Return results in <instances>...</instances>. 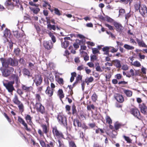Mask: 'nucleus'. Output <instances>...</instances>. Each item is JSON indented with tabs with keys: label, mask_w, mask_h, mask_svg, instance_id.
I'll use <instances>...</instances> for the list:
<instances>
[{
	"label": "nucleus",
	"mask_w": 147,
	"mask_h": 147,
	"mask_svg": "<svg viewBox=\"0 0 147 147\" xmlns=\"http://www.w3.org/2000/svg\"><path fill=\"white\" fill-rule=\"evenodd\" d=\"M1 63L3 66L5 68L10 67L9 66H15L18 64L17 61L13 60L12 59L10 58L8 59H2Z\"/></svg>",
	"instance_id": "obj_1"
},
{
	"label": "nucleus",
	"mask_w": 147,
	"mask_h": 147,
	"mask_svg": "<svg viewBox=\"0 0 147 147\" xmlns=\"http://www.w3.org/2000/svg\"><path fill=\"white\" fill-rule=\"evenodd\" d=\"M18 0H7L5 5L8 9H12L14 7L18 5Z\"/></svg>",
	"instance_id": "obj_2"
},
{
	"label": "nucleus",
	"mask_w": 147,
	"mask_h": 147,
	"mask_svg": "<svg viewBox=\"0 0 147 147\" xmlns=\"http://www.w3.org/2000/svg\"><path fill=\"white\" fill-rule=\"evenodd\" d=\"M57 119L59 123L65 127L67 125V121L66 117L62 113H60L58 115Z\"/></svg>",
	"instance_id": "obj_3"
},
{
	"label": "nucleus",
	"mask_w": 147,
	"mask_h": 147,
	"mask_svg": "<svg viewBox=\"0 0 147 147\" xmlns=\"http://www.w3.org/2000/svg\"><path fill=\"white\" fill-rule=\"evenodd\" d=\"M14 69L11 67L3 69L1 70L2 75L4 77L9 76L13 71Z\"/></svg>",
	"instance_id": "obj_4"
},
{
	"label": "nucleus",
	"mask_w": 147,
	"mask_h": 147,
	"mask_svg": "<svg viewBox=\"0 0 147 147\" xmlns=\"http://www.w3.org/2000/svg\"><path fill=\"white\" fill-rule=\"evenodd\" d=\"M3 43L5 44V45L7 47L8 49L9 48L10 49L12 48L13 43L10 38H5L4 40Z\"/></svg>",
	"instance_id": "obj_5"
},
{
	"label": "nucleus",
	"mask_w": 147,
	"mask_h": 147,
	"mask_svg": "<svg viewBox=\"0 0 147 147\" xmlns=\"http://www.w3.org/2000/svg\"><path fill=\"white\" fill-rule=\"evenodd\" d=\"M139 11L142 16H147V8L144 5H140Z\"/></svg>",
	"instance_id": "obj_6"
},
{
	"label": "nucleus",
	"mask_w": 147,
	"mask_h": 147,
	"mask_svg": "<svg viewBox=\"0 0 147 147\" xmlns=\"http://www.w3.org/2000/svg\"><path fill=\"white\" fill-rule=\"evenodd\" d=\"M53 132L54 135L58 138H63V135L62 133L59 131L56 127L53 128Z\"/></svg>",
	"instance_id": "obj_7"
},
{
	"label": "nucleus",
	"mask_w": 147,
	"mask_h": 147,
	"mask_svg": "<svg viewBox=\"0 0 147 147\" xmlns=\"http://www.w3.org/2000/svg\"><path fill=\"white\" fill-rule=\"evenodd\" d=\"M3 84L9 92H12L14 89L12 84L11 82L6 83H3Z\"/></svg>",
	"instance_id": "obj_8"
},
{
	"label": "nucleus",
	"mask_w": 147,
	"mask_h": 147,
	"mask_svg": "<svg viewBox=\"0 0 147 147\" xmlns=\"http://www.w3.org/2000/svg\"><path fill=\"white\" fill-rule=\"evenodd\" d=\"M139 108L142 113L144 115L147 114V107L145 104L142 103L139 105Z\"/></svg>",
	"instance_id": "obj_9"
},
{
	"label": "nucleus",
	"mask_w": 147,
	"mask_h": 147,
	"mask_svg": "<svg viewBox=\"0 0 147 147\" xmlns=\"http://www.w3.org/2000/svg\"><path fill=\"white\" fill-rule=\"evenodd\" d=\"M36 105L38 111L40 112L42 114H43L45 112V108L40 103H37Z\"/></svg>",
	"instance_id": "obj_10"
},
{
	"label": "nucleus",
	"mask_w": 147,
	"mask_h": 147,
	"mask_svg": "<svg viewBox=\"0 0 147 147\" xmlns=\"http://www.w3.org/2000/svg\"><path fill=\"white\" fill-rule=\"evenodd\" d=\"M42 78L40 76H37L35 77V78L34 80L37 86L40 85L42 83Z\"/></svg>",
	"instance_id": "obj_11"
},
{
	"label": "nucleus",
	"mask_w": 147,
	"mask_h": 147,
	"mask_svg": "<svg viewBox=\"0 0 147 147\" xmlns=\"http://www.w3.org/2000/svg\"><path fill=\"white\" fill-rule=\"evenodd\" d=\"M131 112V113L137 118H138L140 116V111L137 109H132Z\"/></svg>",
	"instance_id": "obj_12"
},
{
	"label": "nucleus",
	"mask_w": 147,
	"mask_h": 147,
	"mask_svg": "<svg viewBox=\"0 0 147 147\" xmlns=\"http://www.w3.org/2000/svg\"><path fill=\"white\" fill-rule=\"evenodd\" d=\"M44 47L48 50H49L52 48L53 45L52 42H49L48 41H45L43 43Z\"/></svg>",
	"instance_id": "obj_13"
},
{
	"label": "nucleus",
	"mask_w": 147,
	"mask_h": 147,
	"mask_svg": "<svg viewBox=\"0 0 147 147\" xmlns=\"http://www.w3.org/2000/svg\"><path fill=\"white\" fill-rule=\"evenodd\" d=\"M112 63L117 68H120L121 67L120 61L119 60H113L112 61Z\"/></svg>",
	"instance_id": "obj_14"
},
{
	"label": "nucleus",
	"mask_w": 147,
	"mask_h": 147,
	"mask_svg": "<svg viewBox=\"0 0 147 147\" xmlns=\"http://www.w3.org/2000/svg\"><path fill=\"white\" fill-rule=\"evenodd\" d=\"M54 89H51L50 87L48 86L45 91V92L48 96H51L53 94Z\"/></svg>",
	"instance_id": "obj_15"
},
{
	"label": "nucleus",
	"mask_w": 147,
	"mask_h": 147,
	"mask_svg": "<svg viewBox=\"0 0 147 147\" xmlns=\"http://www.w3.org/2000/svg\"><path fill=\"white\" fill-rule=\"evenodd\" d=\"M114 26L116 28L117 30L119 32H122L123 27L121 25L117 23H115L114 24Z\"/></svg>",
	"instance_id": "obj_16"
},
{
	"label": "nucleus",
	"mask_w": 147,
	"mask_h": 147,
	"mask_svg": "<svg viewBox=\"0 0 147 147\" xmlns=\"http://www.w3.org/2000/svg\"><path fill=\"white\" fill-rule=\"evenodd\" d=\"M19 122L21 123L25 127V129L28 131H30V129L28 127L27 124L25 123L24 121L21 118L19 117Z\"/></svg>",
	"instance_id": "obj_17"
},
{
	"label": "nucleus",
	"mask_w": 147,
	"mask_h": 147,
	"mask_svg": "<svg viewBox=\"0 0 147 147\" xmlns=\"http://www.w3.org/2000/svg\"><path fill=\"white\" fill-rule=\"evenodd\" d=\"M115 98L118 102L120 103L123 102L124 100L123 96L119 94H117V96L115 97Z\"/></svg>",
	"instance_id": "obj_18"
},
{
	"label": "nucleus",
	"mask_w": 147,
	"mask_h": 147,
	"mask_svg": "<svg viewBox=\"0 0 147 147\" xmlns=\"http://www.w3.org/2000/svg\"><path fill=\"white\" fill-rule=\"evenodd\" d=\"M123 92L126 94V96L127 97H131L132 95V92L129 90H126L123 88Z\"/></svg>",
	"instance_id": "obj_19"
},
{
	"label": "nucleus",
	"mask_w": 147,
	"mask_h": 147,
	"mask_svg": "<svg viewBox=\"0 0 147 147\" xmlns=\"http://www.w3.org/2000/svg\"><path fill=\"white\" fill-rule=\"evenodd\" d=\"M4 35L5 38H10V31L8 29L6 28L4 32Z\"/></svg>",
	"instance_id": "obj_20"
},
{
	"label": "nucleus",
	"mask_w": 147,
	"mask_h": 147,
	"mask_svg": "<svg viewBox=\"0 0 147 147\" xmlns=\"http://www.w3.org/2000/svg\"><path fill=\"white\" fill-rule=\"evenodd\" d=\"M61 46L64 48H66L69 46V42L67 40H64L63 41V40L61 41Z\"/></svg>",
	"instance_id": "obj_21"
},
{
	"label": "nucleus",
	"mask_w": 147,
	"mask_h": 147,
	"mask_svg": "<svg viewBox=\"0 0 147 147\" xmlns=\"http://www.w3.org/2000/svg\"><path fill=\"white\" fill-rule=\"evenodd\" d=\"M57 94L60 100H62V98H63L64 96L63 90L61 89H59L57 92Z\"/></svg>",
	"instance_id": "obj_22"
},
{
	"label": "nucleus",
	"mask_w": 147,
	"mask_h": 147,
	"mask_svg": "<svg viewBox=\"0 0 147 147\" xmlns=\"http://www.w3.org/2000/svg\"><path fill=\"white\" fill-rule=\"evenodd\" d=\"M22 89L27 91H30L33 90V88L31 86L29 87H27L26 86L22 85Z\"/></svg>",
	"instance_id": "obj_23"
},
{
	"label": "nucleus",
	"mask_w": 147,
	"mask_h": 147,
	"mask_svg": "<svg viewBox=\"0 0 147 147\" xmlns=\"http://www.w3.org/2000/svg\"><path fill=\"white\" fill-rule=\"evenodd\" d=\"M23 73L24 75L28 76V77L31 76V75H30V71L27 69H24L23 70Z\"/></svg>",
	"instance_id": "obj_24"
},
{
	"label": "nucleus",
	"mask_w": 147,
	"mask_h": 147,
	"mask_svg": "<svg viewBox=\"0 0 147 147\" xmlns=\"http://www.w3.org/2000/svg\"><path fill=\"white\" fill-rule=\"evenodd\" d=\"M96 69V70L98 71L102 72L103 70L102 69L100 66L99 63H97L95 64Z\"/></svg>",
	"instance_id": "obj_25"
},
{
	"label": "nucleus",
	"mask_w": 147,
	"mask_h": 147,
	"mask_svg": "<svg viewBox=\"0 0 147 147\" xmlns=\"http://www.w3.org/2000/svg\"><path fill=\"white\" fill-rule=\"evenodd\" d=\"M48 34L49 36L51 37L53 42L54 43L56 41V38L53 35V33H52L51 32H49L48 33Z\"/></svg>",
	"instance_id": "obj_26"
},
{
	"label": "nucleus",
	"mask_w": 147,
	"mask_h": 147,
	"mask_svg": "<svg viewBox=\"0 0 147 147\" xmlns=\"http://www.w3.org/2000/svg\"><path fill=\"white\" fill-rule=\"evenodd\" d=\"M124 48L127 50H132L134 49V47L130 46L127 44H125L123 46Z\"/></svg>",
	"instance_id": "obj_27"
},
{
	"label": "nucleus",
	"mask_w": 147,
	"mask_h": 147,
	"mask_svg": "<svg viewBox=\"0 0 147 147\" xmlns=\"http://www.w3.org/2000/svg\"><path fill=\"white\" fill-rule=\"evenodd\" d=\"M82 78V76L80 75H78L77 77L76 78V82L73 84V85L76 84L80 80H81Z\"/></svg>",
	"instance_id": "obj_28"
},
{
	"label": "nucleus",
	"mask_w": 147,
	"mask_h": 147,
	"mask_svg": "<svg viewBox=\"0 0 147 147\" xmlns=\"http://www.w3.org/2000/svg\"><path fill=\"white\" fill-rule=\"evenodd\" d=\"M47 28L50 30L53 29L54 30H56L55 26L54 25H51L50 24H48L47 25Z\"/></svg>",
	"instance_id": "obj_29"
},
{
	"label": "nucleus",
	"mask_w": 147,
	"mask_h": 147,
	"mask_svg": "<svg viewBox=\"0 0 147 147\" xmlns=\"http://www.w3.org/2000/svg\"><path fill=\"white\" fill-rule=\"evenodd\" d=\"M30 9L33 11L34 13L37 14L40 11V9L38 8H32L31 7H29Z\"/></svg>",
	"instance_id": "obj_30"
},
{
	"label": "nucleus",
	"mask_w": 147,
	"mask_h": 147,
	"mask_svg": "<svg viewBox=\"0 0 147 147\" xmlns=\"http://www.w3.org/2000/svg\"><path fill=\"white\" fill-rule=\"evenodd\" d=\"M24 107L23 104L19 101V110L21 113L24 111Z\"/></svg>",
	"instance_id": "obj_31"
},
{
	"label": "nucleus",
	"mask_w": 147,
	"mask_h": 147,
	"mask_svg": "<svg viewBox=\"0 0 147 147\" xmlns=\"http://www.w3.org/2000/svg\"><path fill=\"white\" fill-rule=\"evenodd\" d=\"M95 107L93 104L88 105L87 106V109L88 111H91V109L94 110L95 109Z\"/></svg>",
	"instance_id": "obj_32"
},
{
	"label": "nucleus",
	"mask_w": 147,
	"mask_h": 147,
	"mask_svg": "<svg viewBox=\"0 0 147 147\" xmlns=\"http://www.w3.org/2000/svg\"><path fill=\"white\" fill-rule=\"evenodd\" d=\"M97 99V96L96 94L94 93L92 96V99L94 102H95Z\"/></svg>",
	"instance_id": "obj_33"
},
{
	"label": "nucleus",
	"mask_w": 147,
	"mask_h": 147,
	"mask_svg": "<svg viewBox=\"0 0 147 147\" xmlns=\"http://www.w3.org/2000/svg\"><path fill=\"white\" fill-rule=\"evenodd\" d=\"M130 72L131 74H127L126 75V76L129 78L131 76H134L135 74L134 72V71L133 69H131L130 71Z\"/></svg>",
	"instance_id": "obj_34"
},
{
	"label": "nucleus",
	"mask_w": 147,
	"mask_h": 147,
	"mask_svg": "<svg viewBox=\"0 0 147 147\" xmlns=\"http://www.w3.org/2000/svg\"><path fill=\"white\" fill-rule=\"evenodd\" d=\"M132 64L137 67H139L141 66V64L138 61H136L134 62L133 63H131Z\"/></svg>",
	"instance_id": "obj_35"
},
{
	"label": "nucleus",
	"mask_w": 147,
	"mask_h": 147,
	"mask_svg": "<svg viewBox=\"0 0 147 147\" xmlns=\"http://www.w3.org/2000/svg\"><path fill=\"white\" fill-rule=\"evenodd\" d=\"M123 137L127 143H131V142L132 140L129 137L126 136L125 135L123 136Z\"/></svg>",
	"instance_id": "obj_36"
},
{
	"label": "nucleus",
	"mask_w": 147,
	"mask_h": 147,
	"mask_svg": "<svg viewBox=\"0 0 147 147\" xmlns=\"http://www.w3.org/2000/svg\"><path fill=\"white\" fill-rule=\"evenodd\" d=\"M13 32L14 35L16 37H17L18 36V29L16 30L15 28H14L13 29Z\"/></svg>",
	"instance_id": "obj_37"
},
{
	"label": "nucleus",
	"mask_w": 147,
	"mask_h": 147,
	"mask_svg": "<svg viewBox=\"0 0 147 147\" xmlns=\"http://www.w3.org/2000/svg\"><path fill=\"white\" fill-rule=\"evenodd\" d=\"M93 53L95 54L97 53H99V51L98 49L96 48H92V49Z\"/></svg>",
	"instance_id": "obj_38"
},
{
	"label": "nucleus",
	"mask_w": 147,
	"mask_h": 147,
	"mask_svg": "<svg viewBox=\"0 0 147 147\" xmlns=\"http://www.w3.org/2000/svg\"><path fill=\"white\" fill-rule=\"evenodd\" d=\"M12 77L13 78L14 81H16V82H18V77L17 75L13 74L12 76Z\"/></svg>",
	"instance_id": "obj_39"
},
{
	"label": "nucleus",
	"mask_w": 147,
	"mask_h": 147,
	"mask_svg": "<svg viewBox=\"0 0 147 147\" xmlns=\"http://www.w3.org/2000/svg\"><path fill=\"white\" fill-rule=\"evenodd\" d=\"M13 101L15 104L18 105V100L17 96L15 97L13 99Z\"/></svg>",
	"instance_id": "obj_40"
},
{
	"label": "nucleus",
	"mask_w": 147,
	"mask_h": 147,
	"mask_svg": "<svg viewBox=\"0 0 147 147\" xmlns=\"http://www.w3.org/2000/svg\"><path fill=\"white\" fill-rule=\"evenodd\" d=\"M72 114L73 115H76L77 114V111L76 109V107L73 105L72 107Z\"/></svg>",
	"instance_id": "obj_41"
},
{
	"label": "nucleus",
	"mask_w": 147,
	"mask_h": 147,
	"mask_svg": "<svg viewBox=\"0 0 147 147\" xmlns=\"http://www.w3.org/2000/svg\"><path fill=\"white\" fill-rule=\"evenodd\" d=\"M58 142L59 143V147H64L63 142L62 141L59 140H58Z\"/></svg>",
	"instance_id": "obj_42"
},
{
	"label": "nucleus",
	"mask_w": 147,
	"mask_h": 147,
	"mask_svg": "<svg viewBox=\"0 0 147 147\" xmlns=\"http://www.w3.org/2000/svg\"><path fill=\"white\" fill-rule=\"evenodd\" d=\"M141 5H140L139 4H135L134 7L136 10L137 11L138 10H139L140 8Z\"/></svg>",
	"instance_id": "obj_43"
},
{
	"label": "nucleus",
	"mask_w": 147,
	"mask_h": 147,
	"mask_svg": "<svg viewBox=\"0 0 147 147\" xmlns=\"http://www.w3.org/2000/svg\"><path fill=\"white\" fill-rule=\"evenodd\" d=\"M69 145L71 147H76L74 142L72 141L69 142Z\"/></svg>",
	"instance_id": "obj_44"
},
{
	"label": "nucleus",
	"mask_w": 147,
	"mask_h": 147,
	"mask_svg": "<svg viewBox=\"0 0 147 147\" xmlns=\"http://www.w3.org/2000/svg\"><path fill=\"white\" fill-rule=\"evenodd\" d=\"M58 82L60 84H63V78H59L58 80Z\"/></svg>",
	"instance_id": "obj_45"
},
{
	"label": "nucleus",
	"mask_w": 147,
	"mask_h": 147,
	"mask_svg": "<svg viewBox=\"0 0 147 147\" xmlns=\"http://www.w3.org/2000/svg\"><path fill=\"white\" fill-rule=\"evenodd\" d=\"M110 48L109 47H105L102 48V50L103 51H109V50Z\"/></svg>",
	"instance_id": "obj_46"
},
{
	"label": "nucleus",
	"mask_w": 147,
	"mask_h": 147,
	"mask_svg": "<svg viewBox=\"0 0 147 147\" xmlns=\"http://www.w3.org/2000/svg\"><path fill=\"white\" fill-rule=\"evenodd\" d=\"M91 60L92 61L94 62L95 60L97 59L96 56L95 55H92L91 56Z\"/></svg>",
	"instance_id": "obj_47"
},
{
	"label": "nucleus",
	"mask_w": 147,
	"mask_h": 147,
	"mask_svg": "<svg viewBox=\"0 0 147 147\" xmlns=\"http://www.w3.org/2000/svg\"><path fill=\"white\" fill-rule=\"evenodd\" d=\"M107 122L109 124H110L112 123V120L109 117H107L106 118Z\"/></svg>",
	"instance_id": "obj_48"
},
{
	"label": "nucleus",
	"mask_w": 147,
	"mask_h": 147,
	"mask_svg": "<svg viewBox=\"0 0 147 147\" xmlns=\"http://www.w3.org/2000/svg\"><path fill=\"white\" fill-rule=\"evenodd\" d=\"M43 128V130L45 133H47V127L46 125H44L42 126Z\"/></svg>",
	"instance_id": "obj_49"
},
{
	"label": "nucleus",
	"mask_w": 147,
	"mask_h": 147,
	"mask_svg": "<svg viewBox=\"0 0 147 147\" xmlns=\"http://www.w3.org/2000/svg\"><path fill=\"white\" fill-rule=\"evenodd\" d=\"M122 69L124 70H127L128 69V67L126 65H123L122 67Z\"/></svg>",
	"instance_id": "obj_50"
},
{
	"label": "nucleus",
	"mask_w": 147,
	"mask_h": 147,
	"mask_svg": "<svg viewBox=\"0 0 147 147\" xmlns=\"http://www.w3.org/2000/svg\"><path fill=\"white\" fill-rule=\"evenodd\" d=\"M54 11L55 13L56 14L59 16H60L61 15L59 11L57 9L55 8L54 9Z\"/></svg>",
	"instance_id": "obj_51"
},
{
	"label": "nucleus",
	"mask_w": 147,
	"mask_h": 147,
	"mask_svg": "<svg viewBox=\"0 0 147 147\" xmlns=\"http://www.w3.org/2000/svg\"><path fill=\"white\" fill-rule=\"evenodd\" d=\"M111 47L112 48V49L111 51V52L112 53H116L118 50V48L116 49L113 47H110V48Z\"/></svg>",
	"instance_id": "obj_52"
},
{
	"label": "nucleus",
	"mask_w": 147,
	"mask_h": 147,
	"mask_svg": "<svg viewBox=\"0 0 147 147\" xmlns=\"http://www.w3.org/2000/svg\"><path fill=\"white\" fill-rule=\"evenodd\" d=\"M75 122H76V123L77 124L78 127H81V126L82 124L79 120L78 119H75Z\"/></svg>",
	"instance_id": "obj_53"
},
{
	"label": "nucleus",
	"mask_w": 147,
	"mask_h": 147,
	"mask_svg": "<svg viewBox=\"0 0 147 147\" xmlns=\"http://www.w3.org/2000/svg\"><path fill=\"white\" fill-rule=\"evenodd\" d=\"M142 74V72L140 71V70H136L135 75H139L141 76Z\"/></svg>",
	"instance_id": "obj_54"
},
{
	"label": "nucleus",
	"mask_w": 147,
	"mask_h": 147,
	"mask_svg": "<svg viewBox=\"0 0 147 147\" xmlns=\"http://www.w3.org/2000/svg\"><path fill=\"white\" fill-rule=\"evenodd\" d=\"M85 70L86 73L88 74H89L91 72V70L90 69H88V67H85Z\"/></svg>",
	"instance_id": "obj_55"
},
{
	"label": "nucleus",
	"mask_w": 147,
	"mask_h": 147,
	"mask_svg": "<svg viewBox=\"0 0 147 147\" xmlns=\"http://www.w3.org/2000/svg\"><path fill=\"white\" fill-rule=\"evenodd\" d=\"M138 44L140 46L142 47H146V45L145 44L142 42H138Z\"/></svg>",
	"instance_id": "obj_56"
},
{
	"label": "nucleus",
	"mask_w": 147,
	"mask_h": 147,
	"mask_svg": "<svg viewBox=\"0 0 147 147\" xmlns=\"http://www.w3.org/2000/svg\"><path fill=\"white\" fill-rule=\"evenodd\" d=\"M40 142L42 147H46V144L42 140L40 141Z\"/></svg>",
	"instance_id": "obj_57"
},
{
	"label": "nucleus",
	"mask_w": 147,
	"mask_h": 147,
	"mask_svg": "<svg viewBox=\"0 0 147 147\" xmlns=\"http://www.w3.org/2000/svg\"><path fill=\"white\" fill-rule=\"evenodd\" d=\"M105 25L110 30H112L113 29V27L109 24H105Z\"/></svg>",
	"instance_id": "obj_58"
},
{
	"label": "nucleus",
	"mask_w": 147,
	"mask_h": 147,
	"mask_svg": "<svg viewBox=\"0 0 147 147\" xmlns=\"http://www.w3.org/2000/svg\"><path fill=\"white\" fill-rule=\"evenodd\" d=\"M87 65L90 67H94V64L92 62H89L87 63Z\"/></svg>",
	"instance_id": "obj_59"
},
{
	"label": "nucleus",
	"mask_w": 147,
	"mask_h": 147,
	"mask_svg": "<svg viewBox=\"0 0 147 147\" xmlns=\"http://www.w3.org/2000/svg\"><path fill=\"white\" fill-rule=\"evenodd\" d=\"M26 119L27 121H28L30 122L31 121V118L30 116L29 115H27L26 117Z\"/></svg>",
	"instance_id": "obj_60"
},
{
	"label": "nucleus",
	"mask_w": 147,
	"mask_h": 147,
	"mask_svg": "<svg viewBox=\"0 0 147 147\" xmlns=\"http://www.w3.org/2000/svg\"><path fill=\"white\" fill-rule=\"evenodd\" d=\"M125 11L124 9H121L119 10V14L121 15L125 13Z\"/></svg>",
	"instance_id": "obj_61"
},
{
	"label": "nucleus",
	"mask_w": 147,
	"mask_h": 147,
	"mask_svg": "<svg viewBox=\"0 0 147 147\" xmlns=\"http://www.w3.org/2000/svg\"><path fill=\"white\" fill-rule=\"evenodd\" d=\"M84 67L83 65H82L78 66L77 68V69L78 70H82L84 69Z\"/></svg>",
	"instance_id": "obj_62"
},
{
	"label": "nucleus",
	"mask_w": 147,
	"mask_h": 147,
	"mask_svg": "<svg viewBox=\"0 0 147 147\" xmlns=\"http://www.w3.org/2000/svg\"><path fill=\"white\" fill-rule=\"evenodd\" d=\"M4 115L5 117L7 119V120L10 123L11 122V119H10L9 118V117L7 115V114L5 113H4Z\"/></svg>",
	"instance_id": "obj_63"
},
{
	"label": "nucleus",
	"mask_w": 147,
	"mask_h": 147,
	"mask_svg": "<svg viewBox=\"0 0 147 147\" xmlns=\"http://www.w3.org/2000/svg\"><path fill=\"white\" fill-rule=\"evenodd\" d=\"M120 126V125L119 124H115V129L116 130H117L119 128Z\"/></svg>",
	"instance_id": "obj_64"
}]
</instances>
